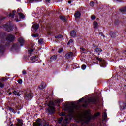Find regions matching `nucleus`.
Masks as SVG:
<instances>
[{"mask_svg": "<svg viewBox=\"0 0 126 126\" xmlns=\"http://www.w3.org/2000/svg\"><path fill=\"white\" fill-rule=\"evenodd\" d=\"M90 112V110L86 111V114L84 116L79 118V122L82 123L81 126H86V125H88V122L90 120V116H89Z\"/></svg>", "mask_w": 126, "mask_h": 126, "instance_id": "1", "label": "nucleus"}, {"mask_svg": "<svg viewBox=\"0 0 126 126\" xmlns=\"http://www.w3.org/2000/svg\"><path fill=\"white\" fill-rule=\"evenodd\" d=\"M24 93L25 94V99L27 100H29V99H32V94L33 93L32 91L30 90H25L24 91Z\"/></svg>", "mask_w": 126, "mask_h": 126, "instance_id": "2", "label": "nucleus"}, {"mask_svg": "<svg viewBox=\"0 0 126 126\" xmlns=\"http://www.w3.org/2000/svg\"><path fill=\"white\" fill-rule=\"evenodd\" d=\"M79 108V107L77 105H70L68 108L69 114L71 115V114H73L74 112H77Z\"/></svg>", "mask_w": 126, "mask_h": 126, "instance_id": "3", "label": "nucleus"}, {"mask_svg": "<svg viewBox=\"0 0 126 126\" xmlns=\"http://www.w3.org/2000/svg\"><path fill=\"white\" fill-rule=\"evenodd\" d=\"M46 112L50 114V115H53V114H55V111H56V109L54 106H51V105H48V108L46 109Z\"/></svg>", "mask_w": 126, "mask_h": 126, "instance_id": "4", "label": "nucleus"}, {"mask_svg": "<svg viewBox=\"0 0 126 126\" xmlns=\"http://www.w3.org/2000/svg\"><path fill=\"white\" fill-rule=\"evenodd\" d=\"M33 126H48V124L43 125V122L42 120L38 119L35 123L33 124Z\"/></svg>", "mask_w": 126, "mask_h": 126, "instance_id": "5", "label": "nucleus"}, {"mask_svg": "<svg viewBox=\"0 0 126 126\" xmlns=\"http://www.w3.org/2000/svg\"><path fill=\"white\" fill-rule=\"evenodd\" d=\"M96 60L99 61L100 66L101 67H105V66H106V61L103 60V59L97 57Z\"/></svg>", "mask_w": 126, "mask_h": 126, "instance_id": "6", "label": "nucleus"}, {"mask_svg": "<svg viewBox=\"0 0 126 126\" xmlns=\"http://www.w3.org/2000/svg\"><path fill=\"white\" fill-rule=\"evenodd\" d=\"M98 101V98L96 97H90L88 99V102L92 104H96Z\"/></svg>", "mask_w": 126, "mask_h": 126, "instance_id": "7", "label": "nucleus"}, {"mask_svg": "<svg viewBox=\"0 0 126 126\" xmlns=\"http://www.w3.org/2000/svg\"><path fill=\"white\" fill-rule=\"evenodd\" d=\"M73 56V53L72 52H68L65 55V58L66 59H70V58H72Z\"/></svg>", "mask_w": 126, "mask_h": 126, "instance_id": "8", "label": "nucleus"}, {"mask_svg": "<svg viewBox=\"0 0 126 126\" xmlns=\"http://www.w3.org/2000/svg\"><path fill=\"white\" fill-rule=\"evenodd\" d=\"M7 41H10V42H12L14 40V36L11 34L9 35L6 38Z\"/></svg>", "mask_w": 126, "mask_h": 126, "instance_id": "9", "label": "nucleus"}, {"mask_svg": "<svg viewBox=\"0 0 126 126\" xmlns=\"http://www.w3.org/2000/svg\"><path fill=\"white\" fill-rule=\"evenodd\" d=\"M5 27L6 28L7 32H10L12 31V27L9 25H5Z\"/></svg>", "mask_w": 126, "mask_h": 126, "instance_id": "10", "label": "nucleus"}, {"mask_svg": "<svg viewBox=\"0 0 126 126\" xmlns=\"http://www.w3.org/2000/svg\"><path fill=\"white\" fill-rule=\"evenodd\" d=\"M18 122L16 124L15 126H22L23 125V120L22 119H18Z\"/></svg>", "mask_w": 126, "mask_h": 126, "instance_id": "11", "label": "nucleus"}, {"mask_svg": "<svg viewBox=\"0 0 126 126\" xmlns=\"http://www.w3.org/2000/svg\"><path fill=\"white\" fill-rule=\"evenodd\" d=\"M18 41L20 44V46H22L23 45H24V39L22 37H20L18 39Z\"/></svg>", "mask_w": 126, "mask_h": 126, "instance_id": "12", "label": "nucleus"}, {"mask_svg": "<svg viewBox=\"0 0 126 126\" xmlns=\"http://www.w3.org/2000/svg\"><path fill=\"white\" fill-rule=\"evenodd\" d=\"M81 16V13L80 12L77 11L76 13L74 14V16L75 18H80V16Z\"/></svg>", "mask_w": 126, "mask_h": 126, "instance_id": "13", "label": "nucleus"}, {"mask_svg": "<svg viewBox=\"0 0 126 126\" xmlns=\"http://www.w3.org/2000/svg\"><path fill=\"white\" fill-rule=\"evenodd\" d=\"M5 48V46H4V44H1L0 45V53H2L4 51V49Z\"/></svg>", "mask_w": 126, "mask_h": 126, "instance_id": "14", "label": "nucleus"}, {"mask_svg": "<svg viewBox=\"0 0 126 126\" xmlns=\"http://www.w3.org/2000/svg\"><path fill=\"white\" fill-rule=\"evenodd\" d=\"M70 35L73 38L76 37V32H75V31L74 30L71 31L70 32Z\"/></svg>", "mask_w": 126, "mask_h": 126, "instance_id": "15", "label": "nucleus"}, {"mask_svg": "<svg viewBox=\"0 0 126 126\" xmlns=\"http://www.w3.org/2000/svg\"><path fill=\"white\" fill-rule=\"evenodd\" d=\"M69 121H70V119H69L67 117H65L63 120V123H64V126H66V125L65 124H67V123H69Z\"/></svg>", "mask_w": 126, "mask_h": 126, "instance_id": "16", "label": "nucleus"}, {"mask_svg": "<svg viewBox=\"0 0 126 126\" xmlns=\"http://www.w3.org/2000/svg\"><path fill=\"white\" fill-rule=\"evenodd\" d=\"M30 60L31 61H32V63H35V62L38 61V58H37L36 56H33Z\"/></svg>", "mask_w": 126, "mask_h": 126, "instance_id": "17", "label": "nucleus"}, {"mask_svg": "<svg viewBox=\"0 0 126 126\" xmlns=\"http://www.w3.org/2000/svg\"><path fill=\"white\" fill-rule=\"evenodd\" d=\"M32 28L34 29V31H37L39 29V25L34 24L32 25Z\"/></svg>", "mask_w": 126, "mask_h": 126, "instance_id": "18", "label": "nucleus"}, {"mask_svg": "<svg viewBox=\"0 0 126 126\" xmlns=\"http://www.w3.org/2000/svg\"><path fill=\"white\" fill-rule=\"evenodd\" d=\"M15 13H16V11H13L11 13H10L9 14V16L10 17H12V18H13V17H14V15H15Z\"/></svg>", "mask_w": 126, "mask_h": 126, "instance_id": "19", "label": "nucleus"}, {"mask_svg": "<svg viewBox=\"0 0 126 126\" xmlns=\"http://www.w3.org/2000/svg\"><path fill=\"white\" fill-rule=\"evenodd\" d=\"M59 17L61 20H63V21H66V20H67V18L65 17L64 16H60Z\"/></svg>", "mask_w": 126, "mask_h": 126, "instance_id": "20", "label": "nucleus"}, {"mask_svg": "<svg viewBox=\"0 0 126 126\" xmlns=\"http://www.w3.org/2000/svg\"><path fill=\"white\" fill-rule=\"evenodd\" d=\"M45 87H46V85L44 84H41V85L38 87V88L41 90L42 89H44Z\"/></svg>", "mask_w": 126, "mask_h": 126, "instance_id": "21", "label": "nucleus"}, {"mask_svg": "<svg viewBox=\"0 0 126 126\" xmlns=\"http://www.w3.org/2000/svg\"><path fill=\"white\" fill-rule=\"evenodd\" d=\"M19 46V45L17 44H13L12 46V48L14 49L15 50H16V49H17V48H18Z\"/></svg>", "mask_w": 126, "mask_h": 126, "instance_id": "22", "label": "nucleus"}, {"mask_svg": "<svg viewBox=\"0 0 126 126\" xmlns=\"http://www.w3.org/2000/svg\"><path fill=\"white\" fill-rule=\"evenodd\" d=\"M55 105H56L55 101L54 102L50 101L49 103H48V106H50V107H52V106H55Z\"/></svg>", "mask_w": 126, "mask_h": 126, "instance_id": "23", "label": "nucleus"}, {"mask_svg": "<svg viewBox=\"0 0 126 126\" xmlns=\"http://www.w3.org/2000/svg\"><path fill=\"white\" fill-rule=\"evenodd\" d=\"M110 35L111 36V38H116V33L110 32Z\"/></svg>", "mask_w": 126, "mask_h": 126, "instance_id": "24", "label": "nucleus"}, {"mask_svg": "<svg viewBox=\"0 0 126 126\" xmlns=\"http://www.w3.org/2000/svg\"><path fill=\"white\" fill-rule=\"evenodd\" d=\"M121 12H126V7H124L120 9Z\"/></svg>", "mask_w": 126, "mask_h": 126, "instance_id": "25", "label": "nucleus"}, {"mask_svg": "<svg viewBox=\"0 0 126 126\" xmlns=\"http://www.w3.org/2000/svg\"><path fill=\"white\" fill-rule=\"evenodd\" d=\"M93 26L94 28H97V27H98V23L96 21L94 22Z\"/></svg>", "mask_w": 126, "mask_h": 126, "instance_id": "26", "label": "nucleus"}, {"mask_svg": "<svg viewBox=\"0 0 126 126\" xmlns=\"http://www.w3.org/2000/svg\"><path fill=\"white\" fill-rule=\"evenodd\" d=\"M51 61H55L57 60V56L53 55L50 58Z\"/></svg>", "mask_w": 126, "mask_h": 126, "instance_id": "27", "label": "nucleus"}, {"mask_svg": "<svg viewBox=\"0 0 126 126\" xmlns=\"http://www.w3.org/2000/svg\"><path fill=\"white\" fill-rule=\"evenodd\" d=\"M61 101L62 100L60 99H56L54 100V103H55V105H57V104H60V103H61Z\"/></svg>", "mask_w": 126, "mask_h": 126, "instance_id": "28", "label": "nucleus"}, {"mask_svg": "<svg viewBox=\"0 0 126 126\" xmlns=\"http://www.w3.org/2000/svg\"><path fill=\"white\" fill-rule=\"evenodd\" d=\"M55 38L56 39H62V38H63V35L59 34L58 35H56L55 36Z\"/></svg>", "mask_w": 126, "mask_h": 126, "instance_id": "29", "label": "nucleus"}, {"mask_svg": "<svg viewBox=\"0 0 126 126\" xmlns=\"http://www.w3.org/2000/svg\"><path fill=\"white\" fill-rule=\"evenodd\" d=\"M102 51H103L102 49H101V48H96L95 49V51L97 52V53H99L100 52H102Z\"/></svg>", "mask_w": 126, "mask_h": 126, "instance_id": "30", "label": "nucleus"}, {"mask_svg": "<svg viewBox=\"0 0 126 126\" xmlns=\"http://www.w3.org/2000/svg\"><path fill=\"white\" fill-rule=\"evenodd\" d=\"M18 14H19V16L21 17V18H24V15L23 14L18 12Z\"/></svg>", "mask_w": 126, "mask_h": 126, "instance_id": "31", "label": "nucleus"}, {"mask_svg": "<svg viewBox=\"0 0 126 126\" xmlns=\"http://www.w3.org/2000/svg\"><path fill=\"white\" fill-rule=\"evenodd\" d=\"M63 117H61V118H59L58 119V123H59V124H62V122H63Z\"/></svg>", "mask_w": 126, "mask_h": 126, "instance_id": "32", "label": "nucleus"}, {"mask_svg": "<svg viewBox=\"0 0 126 126\" xmlns=\"http://www.w3.org/2000/svg\"><path fill=\"white\" fill-rule=\"evenodd\" d=\"M90 5L92 7H93V6H94V5H95V2H94L93 1L91 2L90 3Z\"/></svg>", "mask_w": 126, "mask_h": 126, "instance_id": "33", "label": "nucleus"}, {"mask_svg": "<svg viewBox=\"0 0 126 126\" xmlns=\"http://www.w3.org/2000/svg\"><path fill=\"white\" fill-rule=\"evenodd\" d=\"M39 44H43L44 43V41H43V39H40L38 40Z\"/></svg>", "mask_w": 126, "mask_h": 126, "instance_id": "34", "label": "nucleus"}, {"mask_svg": "<svg viewBox=\"0 0 126 126\" xmlns=\"http://www.w3.org/2000/svg\"><path fill=\"white\" fill-rule=\"evenodd\" d=\"M34 51V49H30L28 50V53L29 54H32V53H33V51Z\"/></svg>", "mask_w": 126, "mask_h": 126, "instance_id": "35", "label": "nucleus"}, {"mask_svg": "<svg viewBox=\"0 0 126 126\" xmlns=\"http://www.w3.org/2000/svg\"><path fill=\"white\" fill-rule=\"evenodd\" d=\"M22 74L23 75H25V74H27V72L26 71V70H24L22 71Z\"/></svg>", "mask_w": 126, "mask_h": 126, "instance_id": "36", "label": "nucleus"}, {"mask_svg": "<svg viewBox=\"0 0 126 126\" xmlns=\"http://www.w3.org/2000/svg\"><path fill=\"white\" fill-rule=\"evenodd\" d=\"M91 19H92V20H94V19H96V16L95 15H92L91 17Z\"/></svg>", "mask_w": 126, "mask_h": 126, "instance_id": "37", "label": "nucleus"}, {"mask_svg": "<svg viewBox=\"0 0 126 126\" xmlns=\"http://www.w3.org/2000/svg\"><path fill=\"white\" fill-rule=\"evenodd\" d=\"M0 87L1 88L4 87V85L1 83V82L0 81Z\"/></svg>", "mask_w": 126, "mask_h": 126, "instance_id": "38", "label": "nucleus"}, {"mask_svg": "<svg viewBox=\"0 0 126 126\" xmlns=\"http://www.w3.org/2000/svg\"><path fill=\"white\" fill-rule=\"evenodd\" d=\"M81 68H82V69H83V70H84V69H85V68H86V65H82Z\"/></svg>", "mask_w": 126, "mask_h": 126, "instance_id": "39", "label": "nucleus"}, {"mask_svg": "<svg viewBox=\"0 0 126 126\" xmlns=\"http://www.w3.org/2000/svg\"><path fill=\"white\" fill-rule=\"evenodd\" d=\"M18 82L20 84H22V79H19L18 81Z\"/></svg>", "mask_w": 126, "mask_h": 126, "instance_id": "40", "label": "nucleus"}, {"mask_svg": "<svg viewBox=\"0 0 126 126\" xmlns=\"http://www.w3.org/2000/svg\"><path fill=\"white\" fill-rule=\"evenodd\" d=\"M32 37H39V34H32Z\"/></svg>", "mask_w": 126, "mask_h": 126, "instance_id": "41", "label": "nucleus"}, {"mask_svg": "<svg viewBox=\"0 0 126 126\" xmlns=\"http://www.w3.org/2000/svg\"><path fill=\"white\" fill-rule=\"evenodd\" d=\"M9 111L10 112H14V109H12L11 107H9Z\"/></svg>", "mask_w": 126, "mask_h": 126, "instance_id": "42", "label": "nucleus"}, {"mask_svg": "<svg viewBox=\"0 0 126 126\" xmlns=\"http://www.w3.org/2000/svg\"><path fill=\"white\" fill-rule=\"evenodd\" d=\"M62 52H63V49H62V48L59 49L58 53H59L60 54H61V53H62Z\"/></svg>", "mask_w": 126, "mask_h": 126, "instance_id": "43", "label": "nucleus"}, {"mask_svg": "<svg viewBox=\"0 0 126 126\" xmlns=\"http://www.w3.org/2000/svg\"><path fill=\"white\" fill-rule=\"evenodd\" d=\"M103 116V117L104 118V119H106V118H107V113L106 112H105Z\"/></svg>", "mask_w": 126, "mask_h": 126, "instance_id": "44", "label": "nucleus"}, {"mask_svg": "<svg viewBox=\"0 0 126 126\" xmlns=\"http://www.w3.org/2000/svg\"><path fill=\"white\" fill-rule=\"evenodd\" d=\"M73 42V40H72V39H70L69 41H68V43H67V45H69V44H70V43H72Z\"/></svg>", "mask_w": 126, "mask_h": 126, "instance_id": "45", "label": "nucleus"}, {"mask_svg": "<svg viewBox=\"0 0 126 126\" xmlns=\"http://www.w3.org/2000/svg\"><path fill=\"white\" fill-rule=\"evenodd\" d=\"M18 92H17V91H14L13 92V93H14V94H15V95H17V93Z\"/></svg>", "mask_w": 126, "mask_h": 126, "instance_id": "46", "label": "nucleus"}, {"mask_svg": "<svg viewBox=\"0 0 126 126\" xmlns=\"http://www.w3.org/2000/svg\"><path fill=\"white\" fill-rule=\"evenodd\" d=\"M83 100H84V97H82V98L80 99L79 100V102H82V101H83Z\"/></svg>", "mask_w": 126, "mask_h": 126, "instance_id": "47", "label": "nucleus"}, {"mask_svg": "<svg viewBox=\"0 0 126 126\" xmlns=\"http://www.w3.org/2000/svg\"><path fill=\"white\" fill-rule=\"evenodd\" d=\"M100 115V113L98 112L95 114V117H98Z\"/></svg>", "mask_w": 126, "mask_h": 126, "instance_id": "48", "label": "nucleus"}, {"mask_svg": "<svg viewBox=\"0 0 126 126\" xmlns=\"http://www.w3.org/2000/svg\"><path fill=\"white\" fill-rule=\"evenodd\" d=\"M85 49L83 48H81V51L82 52H84V51H85Z\"/></svg>", "mask_w": 126, "mask_h": 126, "instance_id": "49", "label": "nucleus"}, {"mask_svg": "<svg viewBox=\"0 0 126 126\" xmlns=\"http://www.w3.org/2000/svg\"><path fill=\"white\" fill-rule=\"evenodd\" d=\"M60 116H65V114H64V113H63H63H60Z\"/></svg>", "mask_w": 126, "mask_h": 126, "instance_id": "50", "label": "nucleus"}, {"mask_svg": "<svg viewBox=\"0 0 126 126\" xmlns=\"http://www.w3.org/2000/svg\"><path fill=\"white\" fill-rule=\"evenodd\" d=\"M2 80H3V81H5V80H6V78H4V77H2L1 78Z\"/></svg>", "mask_w": 126, "mask_h": 126, "instance_id": "51", "label": "nucleus"}, {"mask_svg": "<svg viewBox=\"0 0 126 126\" xmlns=\"http://www.w3.org/2000/svg\"><path fill=\"white\" fill-rule=\"evenodd\" d=\"M82 106L83 107H87V104H84L82 105Z\"/></svg>", "mask_w": 126, "mask_h": 126, "instance_id": "52", "label": "nucleus"}, {"mask_svg": "<svg viewBox=\"0 0 126 126\" xmlns=\"http://www.w3.org/2000/svg\"><path fill=\"white\" fill-rule=\"evenodd\" d=\"M116 1H118V2H121L122 0H116Z\"/></svg>", "mask_w": 126, "mask_h": 126, "instance_id": "53", "label": "nucleus"}, {"mask_svg": "<svg viewBox=\"0 0 126 126\" xmlns=\"http://www.w3.org/2000/svg\"><path fill=\"white\" fill-rule=\"evenodd\" d=\"M17 95V96H20V94H19V92H18Z\"/></svg>", "mask_w": 126, "mask_h": 126, "instance_id": "54", "label": "nucleus"}, {"mask_svg": "<svg viewBox=\"0 0 126 126\" xmlns=\"http://www.w3.org/2000/svg\"><path fill=\"white\" fill-rule=\"evenodd\" d=\"M68 3H69V4L71 3V1H68Z\"/></svg>", "mask_w": 126, "mask_h": 126, "instance_id": "55", "label": "nucleus"}, {"mask_svg": "<svg viewBox=\"0 0 126 126\" xmlns=\"http://www.w3.org/2000/svg\"><path fill=\"white\" fill-rule=\"evenodd\" d=\"M18 11H20V9H18Z\"/></svg>", "mask_w": 126, "mask_h": 126, "instance_id": "56", "label": "nucleus"}, {"mask_svg": "<svg viewBox=\"0 0 126 126\" xmlns=\"http://www.w3.org/2000/svg\"><path fill=\"white\" fill-rule=\"evenodd\" d=\"M12 94V93H9V94Z\"/></svg>", "mask_w": 126, "mask_h": 126, "instance_id": "57", "label": "nucleus"}, {"mask_svg": "<svg viewBox=\"0 0 126 126\" xmlns=\"http://www.w3.org/2000/svg\"><path fill=\"white\" fill-rule=\"evenodd\" d=\"M121 106H124V104H121Z\"/></svg>", "mask_w": 126, "mask_h": 126, "instance_id": "58", "label": "nucleus"}, {"mask_svg": "<svg viewBox=\"0 0 126 126\" xmlns=\"http://www.w3.org/2000/svg\"><path fill=\"white\" fill-rule=\"evenodd\" d=\"M60 0V1H62V0Z\"/></svg>", "mask_w": 126, "mask_h": 126, "instance_id": "59", "label": "nucleus"}, {"mask_svg": "<svg viewBox=\"0 0 126 126\" xmlns=\"http://www.w3.org/2000/svg\"><path fill=\"white\" fill-rule=\"evenodd\" d=\"M98 55H100V54L98 53Z\"/></svg>", "mask_w": 126, "mask_h": 126, "instance_id": "60", "label": "nucleus"}, {"mask_svg": "<svg viewBox=\"0 0 126 126\" xmlns=\"http://www.w3.org/2000/svg\"><path fill=\"white\" fill-rule=\"evenodd\" d=\"M125 52H126V50H125Z\"/></svg>", "mask_w": 126, "mask_h": 126, "instance_id": "61", "label": "nucleus"}, {"mask_svg": "<svg viewBox=\"0 0 126 126\" xmlns=\"http://www.w3.org/2000/svg\"><path fill=\"white\" fill-rule=\"evenodd\" d=\"M85 103H86V101H85Z\"/></svg>", "mask_w": 126, "mask_h": 126, "instance_id": "62", "label": "nucleus"}]
</instances>
